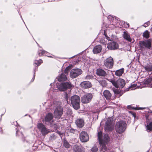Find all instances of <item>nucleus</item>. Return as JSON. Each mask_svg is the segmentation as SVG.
I'll return each instance as SVG.
<instances>
[{"label":"nucleus","instance_id":"obj_1","mask_svg":"<svg viewBox=\"0 0 152 152\" xmlns=\"http://www.w3.org/2000/svg\"><path fill=\"white\" fill-rule=\"evenodd\" d=\"M98 137L99 143L102 146V149L105 151H107V148L106 145L110 141V138L108 134H104L103 137L102 132H98Z\"/></svg>","mask_w":152,"mask_h":152},{"label":"nucleus","instance_id":"obj_2","mask_svg":"<svg viewBox=\"0 0 152 152\" xmlns=\"http://www.w3.org/2000/svg\"><path fill=\"white\" fill-rule=\"evenodd\" d=\"M126 128V124L125 121H118L116 124L115 129L116 132L119 134L123 133Z\"/></svg>","mask_w":152,"mask_h":152},{"label":"nucleus","instance_id":"obj_3","mask_svg":"<svg viewBox=\"0 0 152 152\" xmlns=\"http://www.w3.org/2000/svg\"><path fill=\"white\" fill-rule=\"evenodd\" d=\"M109 81L116 88H122L126 84L125 80L121 78L118 79L117 80L114 79H110Z\"/></svg>","mask_w":152,"mask_h":152},{"label":"nucleus","instance_id":"obj_4","mask_svg":"<svg viewBox=\"0 0 152 152\" xmlns=\"http://www.w3.org/2000/svg\"><path fill=\"white\" fill-rule=\"evenodd\" d=\"M152 42L151 39H149L140 42L139 46L140 50H143L145 49V48H147L148 49H150L151 46Z\"/></svg>","mask_w":152,"mask_h":152},{"label":"nucleus","instance_id":"obj_5","mask_svg":"<svg viewBox=\"0 0 152 152\" xmlns=\"http://www.w3.org/2000/svg\"><path fill=\"white\" fill-rule=\"evenodd\" d=\"M71 104L73 108L77 110L80 108V97L77 95L72 96L70 99Z\"/></svg>","mask_w":152,"mask_h":152},{"label":"nucleus","instance_id":"obj_6","mask_svg":"<svg viewBox=\"0 0 152 152\" xmlns=\"http://www.w3.org/2000/svg\"><path fill=\"white\" fill-rule=\"evenodd\" d=\"M58 88L61 91H64L67 89H71L73 86L69 82L61 83L57 85Z\"/></svg>","mask_w":152,"mask_h":152},{"label":"nucleus","instance_id":"obj_7","mask_svg":"<svg viewBox=\"0 0 152 152\" xmlns=\"http://www.w3.org/2000/svg\"><path fill=\"white\" fill-rule=\"evenodd\" d=\"M113 121L111 118H108L106 122L105 126V130L107 132H110L114 128V126L112 124Z\"/></svg>","mask_w":152,"mask_h":152},{"label":"nucleus","instance_id":"obj_8","mask_svg":"<svg viewBox=\"0 0 152 152\" xmlns=\"http://www.w3.org/2000/svg\"><path fill=\"white\" fill-rule=\"evenodd\" d=\"M82 71L80 69L77 68L72 69L70 72V77L72 78H74L81 75Z\"/></svg>","mask_w":152,"mask_h":152},{"label":"nucleus","instance_id":"obj_9","mask_svg":"<svg viewBox=\"0 0 152 152\" xmlns=\"http://www.w3.org/2000/svg\"><path fill=\"white\" fill-rule=\"evenodd\" d=\"M93 98V95L91 93H86L81 98V101L84 103L89 102Z\"/></svg>","mask_w":152,"mask_h":152},{"label":"nucleus","instance_id":"obj_10","mask_svg":"<svg viewBox=\"0 0 152 152\" xmlns=\"http://www.w3.org/2000/svg\"><path fill=\"white\" fill-rule=\"evenodd\" d=\"M113 59L111 57L107 58L104 61V65L107 68H112L113 66Z\"/></svg>","mask_w":152,"mask_h":152},{"label":"nucleus","instance_id":"obj_11","mask_svg":"<svg viewBox=\"0 0 152 152\" xmlns=\"http://www.w3.org/2000/svg\"><path fill=\"white\" fill-rule=\"evenodd\" d=\"M63 114V109L62 108H55L54 115L55 118L58 119L60 118Z\"/></svg>","mask_w":152,"mask_h":152},{"label":"nucleus","instance_id":"obj_12","mask_svg":"<svg viewBox=\"0 0 152 152\" xmlns=\"http://www.w3.org/2000/svg\"><path fill=\"white\" fill-rule=\"evenodd\" d=\"M37 126L38 128L41 131L43 135L46 134L49 132V130L47 129L45 125L42 124H38Z\"/></svg>","mask_w":152,"mask_h":152},{"label":"nucleus","instance_id":"obj_13","mask_svg":"<svg viewBox=\"0 0 152 152\" xmlns=\"http://www.w3.org/2000/svg\"><path fill=\"white\" fill-rule=\"evenodd\" d=\"M80 138L82 142H85L89 140V136L87 132L84 131L80 133Z\"/></svg>","mask_w":152,"mask_h":152},{"label":"nucleus","instance_id":"obj_14","mask_svg":"<svg viewBox=\"0 0 152 152\" xmlns=\"http://www.w3.org/2000/svg\"><path fill=\"white\" fill-rule=\"evenodd\" d=\"M80 86L83 89L88 88L92 86L91 83L88 81H84L81 83Z\"/></svg>","mask_w":152,"mask_h":152},{"label":"nucleus","instance_id":"obj_15","mask_svg":"<svg viewBox=\"0 0 152 152\" xmlns=\"http://www.w3.org/2000/svg\"><path fill=\"white\" fill-rule=\"evenodd\" d=\"M107 48L110 50H115L118 48V45L116 42H112L108 44Z\"/></svg>","mask_w":152,"mask_h":152},{"label":"nucleus","instance_id":"obj_16","mask_svg":"<svg viewBox=\"0 0 152 152\" xmlns=\"http://www.w3.org/2000/svg\"><path fill=\"white\" fill-rule=\"evenodd\" d=\"M42 60L41 59H39V60H36L34 61V65L36 66L35 69L34 70V74L33 77L31 80V82H33L35 76V71L36 70H37V69L36 67L37 66H39L42 63Z\"/></svg>","mask_w":152,"mask_h":152},{"label":"nucleus","instance_id":"obj_17","mask_svg":"<svg viewBox=\"0 0 152 152\" xmlns=\"http://www.w3.org/2000/svg\"><path fill=\"white\" fill-rule=\"evenodd\" d=\"M53 115L51 113H49L46 116L45 120L46 122H49L50 124H52L53 121Z\"/></svg>","mask_w":152,"mask_h":152},{"label":"nucleus","instance_id":"obj_18","mask_svg":"<svg viewBox=\"0 0 152 152\" xmlns=\"http://www.w3.org/2000/svg\"><path fill=\"white\" fill-rule=\"evenodd\" d=\"M96 74L102 77H105L107 74L104 70L100 68L97 69Z\"/></svg>","mask_w":152,"mask_h":152},{"label":"nucleus","instance_id":"obj_19","mask_svg":"<svg viewBox=\"0 0 152 152\" xmlns=\"http://www.w3.org/2000/svg\"><path fill=\"white\" fill-rule=\"evenodd\" d=\"M84 148L80 145H75L73 146L74 152H84Z\"/></svg>","mask_w":152,"mask_h":152},{"label":"nucleus","instance_id":"obj_20","mask_svg":"<svg viewBox=\"0 0 152 152\" xmlns=\"http://www.w3.org/2000/svg\"><path fill=\"white\" fill-rule=\"evenodd\" d=\"M67 77L66 75L64 73H61L59 76L57 77V79L59 82H63L66 81V80Z\"/></svg>","mask_w":152,"mask_h":152},{"label":"nucleus","instance_id":"obj_21","mask_svg":"<svg viewBox=\"0 0 152 152\" xmlns=\"http://www.w3.org/2000/svg\"><path fill=\"white\" fill-rule=\"evenodd\" d=\"M123 37L124 39L129 42H131L132 41L129 34L127 31H124L123 34Z\"/></svg>","mask_w":152,"mask_h":152},{"label":"nucleus","instance_id":"obj_22","mask_svg":"<svg viewBox=\"0 0 152 152\" xmlns=\"http://www.w3.org/2000/svg\"><path fill=\"white\" fill-rule=\"evenodd\" d=\"M75 123L78 127L81 128L84 126V121L82 118L78 119L76 121Z\"/></svg>","mask_w":152,"mask_h":152},{"label":"nucleus","instance_id":"obj_23","mask_svg":"<svg viewBox=\"0 0 152 152\" xmlns=\"http://www.w3.org/2000/svg\"><path fill=\"white\" fill-rule=\"evenodd\" d=\"M146 122L147 125L146 126L147 131L148 132H150L152 130V121L149 122L148 119L146 118Z\"/></svg>","mask_w":152,"mask_h":152},{"label":"nucleus","instance_id":"obj_24","mask_svg":"<svg viewBox=\"0 0 152 152\" xmlns=\"http://www.w3.org/2000/svg\"><path fill=\"white\" fill-rule=\"evenodd\" d=\"M102 50V46L100 45L95 46L93 50V52L94 54H97L99 53Z\"/></svg>","mask_w":152,"mask_h":152},{"label":"nucleus","instance_id":"obj_25","mask_svg":"<svg viewBox=\"0 0 152 152\" xmlns=\"http://www.w3.org/2000/svg\"><path fill=\"white\" fill-rule=\"evenodd\" d=\"M103 96L107 100H109L111 97V94L108 90H105L103 93Z\"/></svg>","mask_w":152,"mask_h":152},{"label":"nucleus","instance_id":"obj_26","mask_svg":"<svg viewBox=\"0 0 152 152\" xmlns=\"http://www.w3.org/2000/svg\"><path fill=\"white\" fill-rule=\"evenodd\" d=\"M61 102L57 100H55L53 101V106L56 108H62L61 106Z\"/></svg>","mask_w":152,"mask_h":152},{"label":"nucleus","instance_id":"obj_27","mask_svg":"<svg viewBox=\"0 0 152 152\" xmlns=\"http://www.w3.org/2000/svg\"><path fill=\"white\" fill-rule=\"evenodd\" d=\"M144 67L147 72H151L152 71V64H148Z\"/></svg>","mask_w":152,"mask_h":152},{"label":"nucleus","instance_id":"obj_28","mask_svg":"<svg viewBox=\"0 0 152 152\" xmlns=\"http://www.w3.org/2000/svg\"><path fill=\"white\" fill-rule=\"evenodd\" d=\"M124 72V69H122L117 70L115 72V75L118 76H121Z\"/></svg>","mask_w":152,"mask_h":152},{"label":"nucleus","instance_id":"obj_29","mask_svg":"<svg viewBox=\"0 0 152 152\" xmlns=\"http://www.w3.org/2000/svg\"><path fill=\"white\" fill-rule=\"evenodd\" d=\"M150 37L149 32L148 30H146L143 34V37L148 39Z\"/></svg>","mask_w":152,"mask_h":152},{"label":"nucleus","instance_id":"obj_30","mask_svg":"<svg viewBox=\"0 0 152 152\" xmlns=\"http://www.w3.org/2000/svg\"><path fill=\"white\" fill-rule=\"evenodd\" d=\"M18 129H19L18 127H17V129L16 131V135L17 136H19L23 138V135L22 132L19 130H18Z\"/></svg>","mask_w":152,"mask_h":152},{"label":"nucleus","instance_id":"obj_31","mask_svg":"<svg viewBox=\"0 0 152 152\" xmlns=\"http://www.w3.org/2000/svg\"><path fill=\"white\" fill-rule=\"evenodd\" d=\"M63 145L64 146L67 148H69L70 147V145L66 140H64Z\"/></svg>","mask_w":152,"mask_h":152},{"label":"nucleus","instance_id":"obj_32","mask_svg":"<svg viewBox=\"0 0 152 152\" xmlns=\"http://www.w3.org/2000/svg\"><path fill=\"white\" fill-rule=\"evenodd\" d=\"M47 52L45 50H40L38 51V54L39 56H42Z\"/></svg>","mask_w":152,"mask_h":152},{"label":"nucleus","instance_id":"obj_33","mask_svg":"<svg viewBox=\"0 0 152 152\" xmlns=\"http://www.w3.org/2000/svg\"><path fill=\"white\" fill-rule=\"evenodd\" d=\"M100 84L102 86H104L107 85V83L106 81L104 80H100L99 81Z\"/></svg>","mask_w":152,"mask_h":152},{"label":"nucleus","instance_id":"obj_34","mask_svg":"<svg viewBox=\"0 0 152 152\" xmlns=\"http://www.w3.org/2000/svg\"><path fill=\"white\" fill-rule=\"evenodd\" d=\"M70 69V67H67L64 70V74L67 75H68V72H69Z\"/></svg>","mask_w":152,"mask_h":152},{"label":"nucleus","instance_id":"obj_35","mask_svg":"<svg viewBox=\"0 0 152 152\" xmlns=\"http://www.w3.org/2000/svg\"><path fill=\"white\" fill-rule=\"evenodd\" d=\"M98 150V148L96 146L93 147L91 149V151L92 152H96Z\"/></svg>","mask_w":152,"mask_h":152},{"label":"nucleus","instance_id":"obj_36","mask_svg":"<svg viewBox=\"0 0 152 152\" xmlns=\"http://www.w3.org/2000/svg\"><path fill=\"white\" fill-rule=\"evenodd\" d=\"M85 78L87 80L92 79L93 78V76L91 75H88Z\"/></svg>","mask_w":152,"mask_h":152},{"label":"nucleus","instance_id":"obj_37","mask_svg":"<svg viewBox=\"0 0 152 152\" xmlns=\"http://www.w3.org/2000/svg\"><path fill=\"white\" fill-rule=\"evenodd\" d=\"M70 96V95L69 94H68L67 93H65V98L67 102H68V99Z\"/></svg>","mask_w":152,"mask_h":152},{"label":"nucleus","instance_id":"obj_38","mask_svg":"<svg viewBox=\"0 0 152 152\" xmlns=\"http://www.w3.org/2000/svg\"><path fill=\"white\" fill-rule=\"evenodd\" d=\"M75 130L72 128L69 129H68V132L70 133H74Z\"/></svg>","mask_w":152,"mask_h":152},{"label":"nucleus","instance_id":"obj_39","mask_svg":"<svg viewBox=\"0 0 152 152\" xmlns=\"http://www.w3.org/2000/svg\"><path fill=\"white\" fill-rule=\"evenodd\" d=\"M150 25V22L149 21L147 22L144 23L143 26L145 27H147Z\"/></svg>","mask_w":152,"mask_h":152},{"label":"nucleus","instance_id":"obj_40","mask_svg":"<svg viewBox=\"0 0 152 152\" xmlns=\"http://www.w3.org/2000/svg\"><path fill=\"white\" fill-rule=\"evenodd\" d=\"M107 18L110 20L111 21L113 19V18L110 15H109L107 17Z\"/></svg>","mask_w":152,"mask_h":152},{"label":"nucleus","instance_id":"obj_41","mask_svg":"<svg viewBox=\"0 0 152 152\" xmlns=\"http://www.w3.org/2000/svg\"><path fill=\"white\" fill-rule=\"evenodd\" d=\"M104 35L106 37V38L109 40H110V38L107 36L106 34H105V32H104Z\"/></svg>","mask_w":152,"mask_h":152},{"label":"nucleus","instance_id":"obj_42","mask_svg":"<svg viewBox=\"0 0 152 152\" xmlns=\"http://www.w3.org/2000/svg\"><path fill=\"white\" fill-rule=\"evenodd\" d=\"M145 108V107H139L138 108H136L135 109L136 110H143V109H144Z\"/></svg>","mask_w":152,"mask_h":152},{"label":"nucleus","instance_id":"obj_43","mask_svg":"<svg viewBox=\"0 0 152 152\" xmlns=\"http://www.w3.org/2000/svg\"><path fill=\"white\" fill-rule=\"evenodd\" d=\"M125 25L126 28H128L129 27V24L126 22V24Z\"/></svg>","mask_w":152,"mask_h":152},{"label":"nucleus","instance_id":"obj_44","mask_svg":"<svg viewBox=\"0 0 152 152\" xmlns=\"http://www.w3.org/2000/svg\"><path fill=\"white\" fill-rule=\"evenodd\" d=\"M136 85H135V84H133V85H132L131 86V87H132V88H135H135L136 87Z\"/></svg>","mask_w":152,"mask_h":152},{"label":"nucleus","instance_id":"obj_45","mask_svg":"<svg viewBox=\"0 0 152 152\" xmlns=\"http://www.w3.org/2000/svg\"><path fill=\"white\" fill-rule=\"evenodd\" d=\"M132 115L133 116L134 118H135V117H136V115H135V113H133L132 114Z\"/></svg>","mask_w":152,"mask_h":152},{"label":"nucleus","instance_id":"obj_46","mask_svg":"<svg viewBox=\"0 0 152 152\" xmlns=\"http://www.w3.org/2000/svg\"><path fill=\"white\" fill-rule=\"evenodd\" d=\"M68 110L69 111V112H71V110L70 109H69Z\"/></svg>","mask_w":152,"mask_h":152},{"label":"nucleus","instance_id":"obj_47","mask_svg":"<svg viewBox=\"0 0 152 152\" xmlns=\"http://www.w3.org/2000/svg\"><path fill=\"white\" fill-rule=\"evenodd\" d=\"M114 27H115L114 26V25H113V28H114Z\"/></svg>","mask_w":152,"mask_h":152},{"label":"nucleus","instance_id":"obj_48","mask_svg":"<svg viewBox=\"0 0 152 152\" xmlns=\"http://www.w3.org/2000/svg\"><path fill=\"white\" fill-rule=\"evenodd\" d=\"M53 83H51L50 85H52Z\"/></svg>","mask_w":152,"mask_h":152},{"label":"nucleus","instance_id":"obj_49","mask_svg":"<svg viewBox=\"0 0 152 152\" xmlns=\"http://www.w3.org/2000/svg\"><path fill=\"white\" fill-rule=\"evenodd\" d=\"M151 113H152V111L151 112Z\"/></svg>","mask_w":152,"mask_h":152}]
</instances>
